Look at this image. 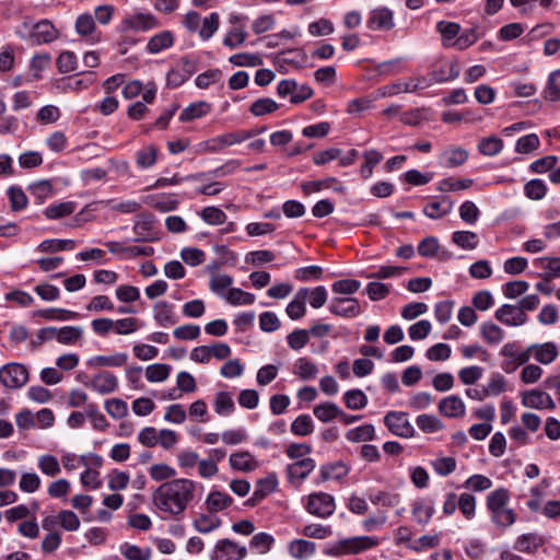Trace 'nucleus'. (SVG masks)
I'll return each instance as SVG.
<instances>
[{"label": "nucleus", "instance_id": "f257e3e1", "mask_svg": "<svg viewBox=\"0 0 560 560\" xmlns=\"http://www.w3.org/2000/svg\"><path fill=\"white\" fill-rule=\"evenodd\" d=\"M197 488H201V486L194 480L172 479L154 490L152 501L159 511L171 516H178L194 500Z\"/></svg>", "mask_w": 560, "mask_h": 560}, {"label": "nucleus", "instance_id": "f03ea898", "mask_svg": "<svg viewBox=\"0 0 560 560\" xmlns=\"http://www.w3.org/2000/svg\"><path fill=\"white\" fill-rule=\"evenodd\" d=\"M510 492L505 488H498L487 495L486 505L490 520L499 528H506L516 521L515 512L508 508Z\"/></svg>", "mask_w": 560, "mask_h": 560}, {"label": "nucleus", "instance_id": "7ed1b4c3", "mask_svg": "<svg viewBox=\"0 0 560 560\" xmlns=\"http://www.w3.org/2000/svg\"><path fill=\"white\" fill-rule=\"evenodd\" d=\"M18 36L33 45L50 44L60 36V31L51 21L43 19L38 22L25 19L16 30Z\"/></svg>", "mask_w": 560, "mask_h": 560}, {"label": "nucleus", "instance_id": "20e7f679", "mask_svg": "<svg viewBox=\"0 0 560 560\" xmlns=\"http://www.w3.org/2000/svg\"><path fill=\"white\" fill-rule=\"evenodd\" d=\"M378 539L371 536H354L340 539L330 545L327 553L330 556L357 555L375 547Z\"/></svg>", "mask_w": 560, "mask_h": 560}, {"label": "nucleus", "instance_id": "39448f33", "mask_svg": "<svg viewBox=\"0 0 560 560\" xmlns=\"http://www.w3.org/2000/svg\"><path fill=\"white\" fill-rule=\"evenodd\" d=\"M255 136H257L255 129L225 132L203 142V148L210 153H218L225 148L240 144L248 139L254 138Z\"/></svg>", "mask_w": 560, "mask_h": 560}, {"label": "nucleus", "instance_id": "423d86ee", "mask_svg": "<svg viewBox=\"0 0 560 560\" xmlns=\"http://www.w3.org/2000/svg\"><path fill=\"white\" fill-rule=\"evenodd\" d=\"M304 509L313 516L327 518L336 511L335 498L323 491L310 493L304 498Z\"/></svg>", "mask_w": 560, "mask_h": 560}, {"label": "nucleus", "instance_id": "0eeeda50", "mask_svg": "<svg viewBox=\"0 0 560 560\" xmlns=\"http://www.w3.org/2000/svg\"><path fill=\"white\" fill-rule=\"evenodd\" d=\"M160 26L159 20L150 12H133L127 14L120 22V33L148 32Z\"/></svg>", "mask_w": 560, "mask_h": 560}, {"label": "nucleus", "instance_id": "6e6552de", "mask_svg": "<svg viewBox=\"0 0 560 560\" xmlns=\"http://www.w3.org/2000/svg\"><path fill=\"white\" fill-rule=\"evenodd\" d=\"M429 88L424 75L412 77L406 81H396L377 90L381 97H390L400 93H415Z\"/></svg>", "mask_w": 560, "mask_h": 560}, {"label": "nucleus", "instance_id": "1a4fd4ad", "mask_svg": "<svg viewBox=\"0 0 560 560\" xmlns=\"http://www.w3.org/2000/svg\"><path fill=\"white\" fill-rule=\"evenodd\" d=\"M247 549L232 539H219L210 553V560H243Z\"/></svg>", "mask_w": 560, "mask_h": 560}, {"label": "nucleus", "instance_id": "9d476101", "mask_svg": "<svg viewBox=\"0 0 560 560\" xmlns=\"http://www.w3.org/2000/svg\"><path fill=\"white\" fill-rule=\"evenodd\" d=\"M27 381L28 371L21 363H8L0 369V383L7 388H21Z\"/></svg>", "mask_w": 560, "mask_h": 560}, {"label": "nucleus", "instance_id": "9b49d317", "mask_svg": "<svg viewBox=\"0 0 560 560\" xmlns=\"http://www.w3.org/2000/svg\"><path fill=\"white\" fill-rule=\"evenodd\" d=\"M277 93L281 97L290 95L292 104H300L313 96V89L307 84H298L295 80H281L277 86Z\"/></svg>", "mask_w": 560, "mask_h": 560}, {"label": "nucleus", "instance_id": "f8f14e48", "mask_svg": "<svg viewBox=\"0 0 560 560\" xmlns=\"http://www.w3.org/2000/svg\"><path fill=\"white\" fill-rule=\"evenodd\" d=\"M197 70L196 62L187 57L177 61L166 74L167 85L178 88Z\"/></svg>", "mask_w": 560, "mask_h": 560}, {"label": "nucleus", "instance_id": "ddd939ff", "mask_svg": "<svg viewBox=\"0 0 560 560\" xmlns=\"http://www.w3.org/2000/svg\"><path fill=\"white\" fill-rule=\"evenodd\" d=\"M384 423L397 436L408 439L415 435V429L405 412L389 411L384 417Z\"/></svg>", "mask_w": 560, "mask_h": 560}, {"label": "nucleus", "instance_id": "4468645a", "mask_svg": "<svg viewBox=\"0 0 560 560\" xmlns=\"http://www.w3.org/2000/svg\"><path fill=\"white\" fill-rule=\"evenodd\" d=\"M105 246L112 254L119 255L122 259H133L136 257H149L154 254L151 246L124 245L120 242L109 241Z\"/></svg>", "mask_w": 560, "mask_h": 560}, {"label": "nucleus", "instance_id": "2eb2a0df", "mask_svg": "<svg viewBox=\"0 0 560 560\" xmlns=\"http://www.w3.org/2000/svg\"><path fill=\"white\" fill-rule=\"evenodd\" d=\"M494 317L498 322L505 326L518 327L527 322V316L518 305L503 304L499 307Z\"/></svg>", "mask_w": 560, "mask_h": 560}, {"label": "nucleus", "instance_id": "dca6fc26", "mask_svg": "<svg viewBox=\"0 0 560 560\" xmlns=\"http://www.w3.org/2000/svg\"><path fill=\"white\" fill-rule=\"evenodd\" d=\"M328 310L340 317L354 318L362 313V308L354 298H334L331 299Z\"/></svg>", "mask_w": 560, "mask_h": 560}, {"label": "nucleus", "instance_id": "f3484780", "mask_svg": "<svg viewBox=\"0 0 560 560\" xmlns=\"http://www.w3.org/2000/svg\"><path fill=\"white\" fill-rule=\"evenodd\" d=\"M460 67L457 61L443 62L435 67L429 75H424L429 88L433 84L443 83L456 79L459 75Z\"/></svg>", "mask_w": 560, "mask_h": 560}, {"label": "nucleus", "instance_id": "a211bd4d", "mask_svg": "<svg viewBox=\"0 0 560 560\" xmlns=\"http://www.w3.org/2000/svg\"><path fill=\"white\" fill-rule=\"evenodd\" d=\"M118 384L116 375L108 371H102L95 374L90 383L85 385L100 395H108L117 390Z\"/></svg>", "mask_w": 560, "mask_h": 560}, {"label": "nucleus", "instance_id": "6ab92c4d", "mask_svg": "<svg viewBox=\"0 0 560 560\" xmlns=\"http://www.w3.org/2000/svg\"><path fill=\"white\" fill-rule=\"evenodd\" d=\"M522 404L526 408L533 409H551L556 408V404L551 396L539 389H530L522 393Z\"/></svg>", "mask_w": 560, "mask_h": 560}, {"label": "nucleus", "instance_id": "aec40b11", "mask_svg": "<svg viewBox=\"0 0 560 560\" xmlns=\"http://www.w3.org/2000/svg\"><path fill=\"white\" fill-rule=\"evenodd\" d=\"M533 265L540 270L537 276L546 282L560 277V257H539L533 260Z\"/></svg>", "mask_w": 560, "mask_h": 560}, {"label": "nucleus", "instance_id": "412c9836", "mask_svg": "<svg viewBox=\"0 0 560 560\" xmlns=\"http://www.w3.org/2000/svg\"><path fill=\"white\" fill-rule=\"evenodd\" d=\"M78 35L88 38L91 43L101 40V32L97 31L95 20L90 13L80 14L74 24Z\"/></svg>", "mask_w": 560, "mask_h": 560}, {"label": "nucleus", "instance_id": "4be33fe9", "mask_svg": "<svg viewBox=\"0 0 560 560\" xmlns=\"http://www.w3.org/2000/svg\"><path fill=\"white\" fill-rule=\"evenodd\" d=\"M128 354L126 352H114L107 355H94L88 359L86 365L90 369L101 368H122L128 362Z\"/></svg>", "mask_w": 560, "mask_h": 560}, {"label": "nucleus", "instance_id": "5701e85b", "mask_svg": "<svg viewBox=\"0 0 560 560\" xmlns=\"http://www.w3.org/2000/svg\"><path fill=\"white\" fill-rule=\"evenodd\" d=\"M153 318L159 326L164 328L171 327L178 322L174 305L166 301H159L154 304Z\"/></svg>", "mask_w": 560, "mask_h": 560}, {"label": "nucleus", "instance_id": "b1692460", "mask_svg": "<svg viewBox=\"0 0 560 560\" xmlns=\"http://www.w3.org/2000/svg\"><path fill=\"white\" fill-rule=\"evenodd\" d=\"M439 411L447 418H460L466 412V406L458 395H450L441 399Z\"/></svg>", "mask_w": 560, "mask_h": 560}, {"label": "nucleus", "instance_id": "393cba45", "mask_svg": "<svg viewBox=\"0 0 560 560\" xmlns=\"http://www.w3.org/2000/svg\"><path fill=\"white\" fill-rule=\"evenodd\" d=\"M529 351L537 362L546 365L552 363L559 354L557 345L552 341L532 345Z\"/></svg>", "mask_w": 560, "mask_h": 560}, {"label": "nucleus", "instance_id": "a878e982", "mask_svg": "<svg viewBox=\"0 0 560 560\" xmlns=\"http://www.w3.org/2000/svg\"><path fill=\"white\" fill-rule=\"evenodd\" d=\"M468 159V152L460 147L445 149L440 155V165L445 168H455L463 165Z\"/></svg>", "mask_w": 560, "mask_h": 560}, {"label": "nucleus", "instance_id": "bb28decb", "mask_svg": "<svg viewBox=\"0 0 560 560\" xmlns=\"http://www.w3.org/2000/svg\"><path fill=\"white\" fill-rule=\"evenodd\" d=\"M229 464L232 469L244 472L254 471L258 467L257 459L247 451L232 453Z\"/></svg>", "mask_w": 560, "mask_h": 560}, {"label": "nucleus", "instance_id": "cd10ccee", "mask_svg": "<svg viewBox=\"0 0 560 560\" xmlns=\"http://www.w3.org/2000/svg\"><path fill=\"white\" fill-rule=\"evenodd\" d=\"M460 25L455 22L439 21L436 23V31L441 34L442 45L445 48H455L456 39L460 33Z\"/></svg>", "mask_w": 560, "mask_h": 560}, {"label": "nucleus", "instance_id": "c85d7f7f", "mask_svg": "<svg viewBox=\"0 0 560 560\" xmlns=\"http://www.w3.org/2000/svg\"><path fill=\"white\" fill-rule=\"evenodd\" d=\"M368 25L371 30H390L394 26L393 12L387 8H378L371 12Z\"/></svg>", "mask_w": 560, "mask_h": 560}, {"label": "nucleus", "instance_id": "c756f323", "mask_svg": "<svg viewBox=\"0 0 560 560\" xmlns=\"http://www.w3.org/2000/svg\"><path fill=\"white\" fill-rule=\"evenodd\" d=\"M232 503L233 499L231 495L215 490L210 491L205 500L207 511L214 514L230 508Z\"/></svg>", "mask_w": 560, "mask_h": 560}, {"label": "nucleus", "instance_id": "7c9ffc66", "mask_svg": "<svg viewBox=\"0 0 560 560\" xmlns=\"http://www.w3.org/2000/svg\"><path fill=\"white\" fill-rule=\"evenodd\" d=\"M315 468V460L311 457L302 458L288 466V476L291 481H303Z\"/></svg>", "mask_w": 560, "mask_h": 560}, {"label": "nucleus", "instance_id": "2f4dec72", "mask_svg": "<svg viewBox=\"0 0 560 560\" xmlns=\"http://www.w3.org/2000/svg\"><path fill=\"white\" fill-rule=\"evenodd\" d=\"M174 45V34L171 31H163L153 35L148 44L147 51L152 55L160 54Z\"/></svg>", "mask_w": 560, "mask_h": 560}, {"label": "nucleus", "instance_id": "473e14b6", "mask_svg": "<svg viewBox=\"0 0 560 560\" xmlns=\"http://www.w3.org/2000/svg\"><path fill=\"white\" fill-rule=\"evenodd\" d=\"M221 524V518L208 511L207 513L198 514L192 522L194 528L200 534H209L219 528Z\"/></svg>", "mask_w": 560, "mask_h": 560}, {"label": "nucleus", "instance_id": "72a5a7b5", "mask_svg": "<svg viewBox=\"0 0 560 560\" xmlns=\"http://www.w3.org/2000/svg\"><path fill=\"white\" fill-rule=\"evenodd\" d=\"M544 545V538L536 533H527L520 535L515 542L514 549L524 553H534Z\"/></svg>", "mask_w": 560, "mask_h": 560}, {"label": "nucleus", "instance_id": "f704fd0d", "mask_svg": "<svg viewBox=\"0 0 560 560\" xmlns=\"http://www.w3.org/2000/svg\"><path fill=\"white\" fill-rule=\"evenodd\" d=\"M434 511L433 501L418 499L412 503L411 513L415 521L419 524H428L432 518Z\"/></svg>", "mask_w": 560, "mask_h": 560}, {"label": "nucleus", "instance_id": "c9c22d12", "mask_svg": "<svg viewBox=\"0 0 560 560\" xmlns=\"http://www.w3.org/2000/svg\"><path fill=\"white\" fill-rule=\"evenodd\" d=\"M307 298V288L300 289L293 300L288 304L285 312L287 315L293 319L302 318L306 313L305 301Z\"/></svg>", "mask_w": 560, "mask_h": 560}, {"label": "nucleus", "instance_id": "e433bc0d", "mask_svg": "<svg viewBox=\"0 0 560 560\" xmlns=\"http://www.w3.org/2000/svg\"><path fill=\"white\" fill-rule=\"evenodd\" d=\"M136 234L135 242H155L158 236L152 230V222L148 218L137 220L132 226Z\"/></svg>", "mask_w": 560, "mask_h": 560}, {"label": "nucleus", "instance_id": "4c0bfd02", "mask_svg": "<svg viewBox=\"0 0 560 560\" xmlns=\"http://www.w3.org/2000/svg\"><path fill=\"white\" fill-rule=\"evenodd\" d=\"M315 551V544L305 539H295L289 546L290 555L299 560L308 559Z\"/></svg>", "mask_w": 560, "mask_h": 560}, {"label": "nucleus", "instance_id": "58836bf2", "mask_svg": "<svg viewBox=\"0 0 560 560\" xmlns=\"http://www.w3.org/2000/svg\"><path fill=\"white\" fill-rule=\"evenodd\" d=\"M293 374L299 376L301 380H313L317 373V365L308 358H299L293 365Z\"/></svg>", "mask_w": 560, "mask_h": 560}, {"label": "nucleus", "instance_id": "ea45409f", "mask_svg": "<svg viewBox=\"0 0 560 560\" xmlns=\"http://www.w3.org/2000/svg\"><path fill=\"white\" fill-rule=\"evenodd\" d=\"M346 439L352 443L373 441V440H375L374 425L366 423V424L350 429L346 432Z\"/></svg>", "mask_w": 560, "mask_h": 560}, {"label": "nucleus", "instance_id": "a19ab883", "mask_svg": "<svg viewBox=\"0 0 560 560\" xmlns=\"http://www.w3.org/2000/svg\"><path fill=\"white\" fill-rule=\"evenodd\" d=\"M172 372V366L164 363H154L145 368V378L150 383L165 382Z\"/></svg>", "mask_w": 560, "mask_h": 560}, {"label": "nucleus", "instance_id": "79ce46f5", "mask_svg": "<svg viewBox=\"0 0 560 560\" xmlns=\"http://www.w3.org/2000/svg\"><path fill=\"white\" fill-rule=\"evenodd\" d=\"M225 301L234 306L252 305L256 298L253 293L243 291L240 288H231L224 295Z\"/></svg>", "mask_w": 560, "mask_h": 560}, {"label": "nucleus", "instance_id": "37998d69", "mask_svg": "<svg viewBox=\"0 0 560 560\" xmlns=\"http://www.w3.org/2000/svg\"><path fill=\"white\" fill-rule=\"evenodd\" d=\"M75 210L73 201H62L48 206L44 214L49 220H57L70 215Z\"/></svg>", "mask_w": 560, "mask_h": 560}, {"label": "nucleus", "instance_id": "c03bdc74", "mask_svg": "<svg viewBox=\"0 0 560 560\" xmlns=\"http://www.w3.org/2000/svg\"><path fill=\"white\" fill-rule=\"evenodd\" d=\"M233 283V278L226 273H212L209 281L210 290L224 299L226 289Z\"/></svg>", "mask_w": 560, "mask_h": 560}, {"label": "nucleus", "instance_id": "a18cd8bd", "mask_svg": "<svg viewBox=\"0 0 560 560\" xmlns=\"http://www.w3.org/2000/svg\"><path fill=\"white\" fill-rule=\"evenodd\" d=\"M214 411L219 416H229L234 409L235 405L233 398L228 392H219L217 393L213 401Z\"/></svg>", "mask_w": 560, "mask_h": 560}, {"label": "nucleus", "instance_id": "49530a36", "mask_svg": "<svg viewBox=\"0 0 560 560\" xmlns=\"http://www.w3.org/2000/svg\"><path fill=\"white\" fill-rule=\"evenodd\" d=\"M452 241L465 250H471L478 246V236L471 231H456L452 235Z\"/></svg>", "mask_w": 560, "mask_h": 560}, {"label": "nucleus", "instance_id": "de8ad7c7", "mask_svg": "<svg viewBox=\"0 0 560 560\" xmlns=\"http://www.w3.org/2000/svg\"><path fill=\"white\" fill-rule=\"evenodd\" d=\"M481 337L491 345H499L504 338L503 329L491 322H486L480 326Z\"/></svg>", "mask_w": 560, "mask_h": 560}, {"label": "nucleus", "instance_id": "09e8293b", "mask_svg": "<svg viewBox=\"0 0 560 560\" xmlns=\"http://www.w3.org/2000/svg\"><path fill=\"white\" fill-rule=\"evenodd\" d=\"M210 110V105L206 102H198L190 104L184 108L179 115L180 121H190L207 115Z\"/></svg>", "mask_w": 560, "mask_h": 560}, {"label": "nucleus", "instance_id": "8fccbe9b", "mask_svg": "<svg viewBox=\"0 0 560 560\" xmlns=\"http://www.w3.org/2000/svg\"><path fill=\"white\" fill-rule=\"evenodd\" d=\"M343 401L351 410H361L368 405V396L361 389H350L343 394Z\"/></svg>", "mask_w": 560, "mask_h": 560}, {"label": "nucleus", "instance_id": "3c124183", "mask_svg": "<svg viewBox=\"0 0 560 560\" xmlns=\"http://www.w3.org/2000/svg\"><path fill=\"white\" fill-rule=\"evenodd\" d=\"M83 336V329L80 326H65L58 328L57 341L61 345H74Z\"/></svg>", "mask_w": 560, "mask_h": 560}, {"label": "nucleus", "instance_id": "603ef678", "mask_svg": "<svg viewBox=\"0 0 560 560\" xmlns=\"http://www.w3.org/2000/svg\"><path fill=\"white\" fill-rule=\"evenodd\" d=\"M416 424L424 433H434L444 428L443 422L434 415H420L416 418Z\"/></svg>", "mask_w": 560, "mask_h": 560}, {"label": "nucleus", "instance_id": "864d4df0", "mask_svg": "<svg viewBox=\"0 0 560 560\" xmlns=\"http://www.w3.org/2000/svg\"><path fill=\"white\" fill-rule=\"evenodd\" d=\"M37 466L39 470L48 477H56L61 471L57 457L50 454L39 456Z\"/></svg>", "mask_w": 560, "mask_h": 560}, {"label": "nucleus", "instance_id": "5fc2aeb1", "mask_svg": "<svg viewBox=\"0 0 560 560\" xmlns=\"http://www.w3.org/2000/svg\"><path fill=\"white\" fill-rule=\"evenodd\" d=\"M483 388L487 397H497L506 390V380L502 374L493 373Z\"/></svg>", "mask_w": 560, "mask_h": 560}, {"label": "nucleus", "instance_id": "6e6d98bb", "mask_svg": "<svg viewBox=\"0 0 560 560\" xmlns=\"http://www.w3.org/2000/svg\"><path fill=\"white\" fill-rule=\"evenodd\" d=\"M314 416L322 422H328L340 415V408L332 402L319 404L313 409Z\"/></svg>", "mask_w": 560, "mask_h": 560}, {"label": "nucleus", "instance_id": "4d7b16f0", "mask_svg": "<svg viewBox=\"0 0 560 560\" xmlns=\"http://www.w3.org/2000/svg\"><path fill=\"white\" fill-rule=\"evenodd\" d=\"M235 67H258L262 65V58L257 54L238 52L229 58Z\"/></svg>", "mask_w": 560, "mask_h": 560}, {"label": "nucleus", "instance_id": "13d9d810", "mask_svg": "<svg viewBox=\"0 0 560 560\" xmlns=\"http://www.w3.org/2000/svg\"><path fill=\"white\" fill-rule=\"evenodd\" d=\"M503 149V141L495 137L483 138L478 143V150L481 154L487 156H494L499 154Z\"/></svg>", "mask_w": 560, "mask_h": 560}, {"label": "nucleus", "instance_id": "bf43d9fd", "mask_svg": "<svg viewBox=\"0 0 560 560\" xmlns=\"http://www.w3.org/2000/svg\"><path fill=\"white\" fill-rule=\"evenodd\" d=\"M107 478V487L112 491L125 490L130 482V475L118 469L112 470Z\"/></svg>", "mask_w": 560, "mask_h": 560}, {"label": "nucleus", "instance_id": "052dcab7", "mask_svg": "<svg viewBox=\"0 0 560 560\" xmlns=\"http://www.w3.org/2000/svg\"><path fill=\"white\" fill-rule=\"evenodd\" d=\"M279 108V105L269 97L256 100L249 107V112L257 117L271 114Z\"/></svg>", "mask_w": 560, "mask_h": 560}, {"label": "nucleus", "instance_id": "680f3d73", "mask_svg": "<svg viewBox=\"0 0 560 560\" xmlns=\"http://www.w3.org/2000/svg\"><path fill=\"white\" fill-rule=\"evenodd\" d=\"M200 218L210 225H221L225 223L228 215L218 207H205L200 211Z\"/></svg>", "mask_w": 560, "mask_h": 560}, {"label": "nucleus", "instance_id": "e2e57ef3", "mask_svg": "<svg viewBox=\"0 0 560 560\" xmlns=\"http://www.w3.org/2000/svg\"><path fill=\"white\" fill-rule=\"evenodd\" d=\"M275 542V538L267 533H258L250 539L249 546L257 553H267Z\"/></svg>", "mask_w": 560, "mask_h": 560}, {"label": "nucleus", "instance_id": "0e129e2a", "mask_svg": "<svg viewBox=\"0 0 560 560\" xmlns=\"http://www.w3.org/2000/svg\"><path fill=\"white\" fill-rule=\"evenodd\" d=\"M314 422L308 415H300L291 423V431L299 436H305L313 432Z\"/></svg>", "mask_w": 560, "mask_h": 560}, {"label": "nucleus", "instance_id": "69168bd1", "mask_svg": "<svg viewBox=\"0 0 560 560\" xmlns=\"http://www.w3.org/2000/svg\"><path fill=\"white\" fill-rule=\"evenodd\" d=\"M457 508L467 520H472L476 515V498L468 492L462 493L457 499Z\"/></svg>", "mask_w": 560, "mask_h": 560}, {"label": "nucleus", "instance_id": "338daca9", "mask_svg": "<svg viewBox=\"0 0 560 560\" xmlns=\"http://www.w3.org/2000/svg\"><path fill=\"white\" fill-rule=\"evenodd\" d=\"M545 97L551 102L560 101V69L550 73Z\"/></svg>", "mask_w": 560, "mask_h": 560}, {"label": "nucleus", "instance_id": "774afa93", "mask_svg": "<svg viewBox=\"0 0 560 560\" xmlns=\"http://www.w3.org/2000/svg\"><path fill=\"white\" fill-rule=\"evenodd\" d=\"M119 550H120L121 555L127 560H149L150 559V551L143 550L136 545L125 542L119 547Z\"/></svg>", "mask_w": 560, "mask_h": 560}]
</instances>
